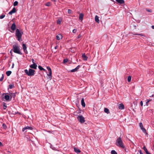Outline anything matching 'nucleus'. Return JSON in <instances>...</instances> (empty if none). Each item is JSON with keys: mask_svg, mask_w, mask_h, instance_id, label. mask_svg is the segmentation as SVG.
I'll return each instance as SVG.
<instances>
[{"mask_svg": "<svg viewBox=\"0 0 154 154\" xmlns=\"http://www.w3.org/2000/svg\"><path fill=\"white\" fill-rule=\"evenodd\" d=\"M116 145L119 147L124 148L125 146L123 143L120 137H119L116 140Z\"/></svg>", "mask_w": 154, "mask_h": 154, "instance_id": "1", "label": "nucleus"}, {"mask_svg": "<svg viewBox=\"0 0 154 154\" xmlns=\"http://www.w3.org/2000/svg\"><path fill=\"white\" fill-rule=\"evenodd\" d=\"M12 50L14 53L22 55V53L20 51V48L19 46L17 45H14Z\"/></svg>", "mask_w": 154, "mask_h": 154, "instance_id": "2", "label": "nucleus"}, {"mask_svg": "<svg viewBox=\"0 0 154 154\" xmlns=\"http://www.w3.org/2000/svg\"><path fill=\"white\" fill-rule=\"evenodd\" d=\"M35 71L31 69H29V70L26 69L24 70V72L28 76H32L34 75Z\"/></svg>", "mask_w": 154, "mask_h": 154, "instance_id": "3", "label": "nucleus"}, {"mask_svg": "<svg viewBox=\"0 0 154 154\" xmlns=\"http://www.w3.org/2000/svg\"><path fill=\"white\" fill-rule=\"evenodd\" d=\"M15 34L17 38H21L23 32L22 31H20L18 29H17L16 31Z\"/></svg>", "mask_w": 154, "mask_h": 154, "instance_id": "4", "label": "nucleus"}, {"mask_svg": "<svg viewBox=\"0 0 154 154\" xmlns=\"http://www.w3.org/2000/svg\"><path fill=\"white\" fill-rule=\"evenodd\" d=\"M77 119L81 123H84L85 122V118L82 115L78 116Z\"/></svg>", "mask_w": 154, "mask_h": 154, "instance_id": "5", "label": "nucleus"}, {"mask_svg": "<svg viewBox=\"0 0 154 154\" xmlns=\"http://www.w3.org/2000/svg\"><path fill=\"white\" fill-rule=\"evenodd\" d=\"M8 94V93L5 94V95L4 96V98L7 101H9L11 100L10 95Z\"/></svg>", "mask_w": 154, "mask_h": 154, "instance_id": "6", "label": "nucleus"}, {"mask_svg": "<svg viewBox=\"0 0 154 154\" xmlns=\"http://www.w3.org/2000/svg\"><path fill=\"white\" fill-rule=\"evenodd\" d=\"M32 127L27 126L25 127L24 128L22 129V131L23 132L25 131L26 132L27 131V130H32Z\"/></svg>", "mask_w": 154, "mask_h": 154, "instance_id": "7", "label": "nucleus"}, {"mask_svg": "<svg viewBox=\"0 0 154 154\" xmlns=\"http://www.w3.org/2000/svg\"><path fill=\"white\" fill-rule=\"evenodd\" d=\"M37 66V65L35 63H34L32 64H31L29 66L30 68L34 69H36Z\"/></svg>", "mask_w": 154, "mask_h": 154, "instance_id": "8", "label": "nucleus"}, {"mask_svg": "<svg viewBox=\"0 0 154 154\" xmlns=\"http://www.w3.org/2000/svg\"><path fill=\"white\" fill-rule=\"evenodd\" d=\"M80 67V65H78L74 69H73L71 70V72H77L78 71V69H79Z\"/></svg>", "mask_w": 154, "mask_h": 154, "instance_id": "9", "label": "nucleus"}, {"mask_svg": "<svg viewBox=\"0 0 154 154\" xmlns=\"http://www.w3.org/2000/svg\"><path fill=\"white\" fill-rule=\"evenodd\" d=\"M8 94L10 95L11 99L12 97L14 98L16 96V94L15 93H10Z\"/></svg>", "mask_w": 154, "mask_h": 154, "instance_id": "10", "label": "nucleus"}, {"mask_svg": "<svg viewBox=\"0 0 154 154\" xmlns=\"http://www.w3.org/2000/svg\"><path fill=\"white\" fill-rule=\"evenodd\" d=\"M16 11V9L14 7L9 12L8 14L10 15H11L15 13Z\"/></svg>", "mask_w": 154, "mask_h": 154, "instance_id": "11", "label": "nucleus"}, {"mask_svg": "<svg viewBox=\"0 0 154 154\" xmlns=\"http://www.w3.org/2000/svg\"><path fill=\"white\" fill-rule=\"evenodd\" d=\"M47 75L48 76V79L51 80L52 79V72H48V73Z\"/></svg>", "mask_w": 154, "mask_h": 154, "instance_id": "12", "label": "nucleus"}, {"mask_svg": "<svg viewBox=\"0 0 154 154\" xmlns=\"http://www.w3.org/2000/svg\"><path fill=\"white\" fill-rule=\"evenodd\" d=\"M118 108L120 109H124V106L122 103L120 104L119 105Z\"/></svg>", "mask_w": 154, "mask_h": 154, "instance_id": "13", "label": "nucleus"}, {"mask_svg": "<svg viewBox=\"0 0 154 154\" xmlns=\"http://www.w3.org/2000/svg\"><path fill=\"white\" fill-rule=\"evenodd\" d=\"M16 28V25L14 23H13L11 27V29L13 31H14Z\"/></svg>", "mask_w": 154, "mask_h": 154, "instance_id": "14", "label": "nucleus"}, {"mask_svg": "<svg viewBox=\"0 0 154 154\" xmlns=\"http://www.w3.org/2000/svg\"><path fill=\"white\" fill-rule=\"evenodd\" d=\"M116 1L121 5L124 4L125 2L124 0H116Z\"/></svg>", "mask_w": 154, "mask_h": 154, "instance_id": "15", "label": "nucleus"}, {"mask_svg": "<svg viewBox=\"0 0 154 154\" xmlns=\"http://www.w3.org/2000/svg\"><path fill=\"white\" fill-rule=\"evenodd\" d=\"M81 104L82 106L85 107V104L84 102V98H82L81 100Z\"/></svg>", "mask_w": 154, "mask_h": 154, "instance_id": "16", "label": "nucleus"}, {"mask_svg": "<svg viewBox=\"0 0 154 154\" xmlns=\"http://www.w3.org/2000/svg\"><path fill=\"white\" fill-rule=\"evenodd\" d=\"M143 149L144 151L145 152L146 154H151L148 151L147 149L146 148V147L144 146L143 147Z\"/></svg>", "mask_w": 154, "mask_h": 154, "instance_id": "17", "label": "nucleus"}, {"mask_svg": "<svg viewBox=\"0 0 154 154\" xmlns=\"http://www.w3.org/2000/svg\"><path fill=\"white\" fill-rule=\"evenodd\" d=\"M74 150L75 152L76 153H79L81 152V151L79 149L76 147H74Z\"/></svg>", "mask_w": 154, "mask_h": 154, "instance_id": "18", "label": "nucleus"}, {"mask_svg": "<svg viewBox=\"0 0 154 154\" xmlns=\"http://www.w3.org/2000/svg\"><path fill=\"white\" fill-rule=\"evenodd\" d=\"M82 57L83 58V59L84 60L86 61L87 60L88 57H87L85 55V54H83L82 55Z\"/></svg>", "mask_w": 154, "mask_h": 154, "instance_id": "19", "label": "nucleus"}, {"mask_svg": "<svg viewBox=\"0 0 154 154\" xmlns=\"http://www.w3.org/2000/svg\"><path fill=\"white\" fill-rule=\"evenodd\" d=\"M84 14L82 13H81L79 14V20H82L83 19Z\"/></svg>", "mask_w": 154, "mask_h": 154, "instance_id": "20", "label": "nucleus"}, {"mask_svg": "<svg viewBox=\"0 0 154 154\" xmlns=\"http://www.w3.org/2000/svg\"><path fill=\"white\" fill-rule=\"evenodd\" d=\"M95 21L98 23H99L100 22L98 17L97 15H96L95 17Z\"/></svg>", "mask_w": 154, "mask_h": 154, "instance_id": "21", "label": "nucleus"}, {"mask_svg": "<svg viewBox=\"0 0 154 154\" xmlns=\"http://www.w3.org/2000/svg\"><path fill=\"white\" fill-rule=\"evenodd\" d=\"M56 38H62L63 36L61 34H58L56 36Z\"/></svg>", "mask_w": 154, "mask_h": 154, "instance_id": "22", "label": "nucleus"}, {"mask_svg": "<svg viewBox=\"0 0 154 154\" xmlns=\"http://www.w3.org/2000/svg\"><path fill=\"white\" fill-rule=\"evenodd\" d=\"M22 47L23 49V50L25 52V51L27 48L26 45L24 44H23L22 45Z\"/></svg>", "mask_w": 154, "mask_h": 154, "instance_id": "23", "label": "nucleus"}, {"mask_svg": "<svg viewBox=\"0 0 154 154\" xmlns=\"http://www.w3.org/2000/svg\"><path fill=\"white\" fill-rule=\"evenodd\" d=\"M104 111L105 112L107 113V114H108L109 113V109L106 108H104Z\"/></svg>", "mask_w": 154, "mask_h": 154, "instance_id": "24", "label": "nucleus"}, {"mask_svg": "<svg viewBox=\"0 0 154 154\" xmlns=\"http://www.w3.org/2000/svg\"><path fill=\"white\" fill-rule=\"evenodd\" d=\"M62 20L61 18H59L57 21V23L58 24H60Z\"/></svg>", "mask_w": 154, "mask_h": 154, "instance_id": "25", "label": "nucleus"}, {"mask_svg": "<svg viewBox=\"0 0 154 154\" xmlns=\"http://www.w3.org/2000/svg\"><path fill=\"white\" fill-rule=\"evenodd\" d=\"M38 68L40 70H43V71H47L45 69H44L42 66H38Z\"/></svg>", "mask_w": 154, "mask_h": 154, "instance_id": "26", "label": "nucleus"}, {"mask_svg": "<svg viewBox=\"0 0 154 154\" xmlns=\"http://www.w3.org/2000/svg\"><path fill=\"white\" fill-rule=\"evenodd\" d=\"M11 71H8L6 72V74L8 76H9L11 73Z\"/></svg>", "mask_w": 154, "mask_h": 154, "instance_id": "27", "label": "nucleus"}, {"mask_svg": "<svg viewBox=\"0 0 154 154\" xmlns=\"http://www.w3.org/2000/svg\"><path fill=\"white\" fill-rule=\"evenodd\" d=\"M14 84L10 85H9V88L10 89H12L13 88H14Z\"/></svg>", "mask_w": 154, "mask_h": 154, "instance_id": "28", "label": "nucleus"}, {"mask_svg": "<svg viewBox=\"0 0 154 154\" xmlns=\"http://www.w3.org/2000/svg\"><path fill=\"white\" fill-rule=\"evenodd\" d=\"M141 129L142 130L143 132L144 133H145L146 134H147V133L146 132V130L144 128H142Z\"/></svg>", "mask_w": 154, "mask_h": 154, "instance_id": "29", "label": "nucleus"}, {"mask_svg": "<svg viewBox=\"0 0 154 154\" xmlns=\"http://www.w3.org/2000/svg\"><path fill=\"white\" fill-rule=\"evenodd\" d=\"M111 154H117V152L114 150H112L111 151Z\"/></svg>", "mask_w": 154, "mask_h": 154, "instance_id": "30", "label": "nucleus"}, {"mask_svg": "<svg viewBox=\"0 0 154 154\" xmlns=\"http://www.w3.org/2000/svg\"><path fill=\"white\" fill-rule=\"evenodd\" d=\"M131 76H129L128 78V82H130L131 81Z\"/></svg>", "mask_w": 154, "mask_h": 154, "instance_id": "31", "label": "nucleus"}, {"mask_svg": "<svg viewBox=\"0 0 154 154\" xmlns=\"http://www.w3.org/2000/svg\"><path fill=\"white\" fill-rule=\"evenodd\" d=\"M18 2L16 1H15L14 3V6H16L17 5H18Z\"/></svg>", "mask_w": 154, "mask_h": 154, "instance_id": "32", "label": "nucleus"}, {"mask_svg": "<svg viewBox=\"0 0 154 154\" xmlns=\"http://www.w3.org/2000/svg\"><path fill=\"white\" fill-rule=\"evenodd\" d=\"M4 75L3 74H2V77H1L0 79V81H2L4 79Z\"/></svg>", "mask_w": 154, "mask_h": 154, "instance_id": "33", "label": "nucleus"}, {"mask_svg": "<svg viewBox=\"0 0 154 154\" xmlns=\"http://www.w3.org/2000/svg\"><path fill=\"white\" fill-rule=\"evenodd\" d=\"M51 3L50 2H48L45 4V5L48 6H49L51 5Z\"/></svg>", "mask_w": 154, "mask_h": 154, "instance_id": "34", "label": "nucleus"}, {"mask_svg": "<svg viewBox=\"0 0 154 154\" xmlns=\"http://www.w3.org/2000/svg\"><path fill=\"white\" fill-rule=\"evenodd\" d=\"M2 126L4 129H6L7 128V126L5 124H3L2 125Z\"/></svg>", "mask_w": 154, "mask_h": 154, "instance_id": "35", "label": "nucleus"}, {"mask_svg": "<svg viewBox=\"0 0 154 154\" xmlns=\"http://www.w3.org/2000/svg\"><path fill=\"white\" fill-rule=\"evenodd\" d=\"M139 126L141 128V129L143 128V125L142 123H140L139 124Z\"/></svg>", "mask_w": 154, "mask_h": 154, "instance_id": "36", "label": "nucleus"}, {"mask_svg": "<svg viewBox=\"0 0 154 154\" xmlns=\"http://www.w3.org/2000/svg\"><path fill=\"white\" fill-rule=\"evenodd\" d=\"M47 69L48 71V72H52L51 69L49 67L47 66Z\"/></svg>", "mask_w": 154, "mask_h": 154, "instance_id": "37", "label": "nucleus"}, {"mask_svg": "<svg viewBox=\"0 0 154 154\" xmlns=\"http://www.w3.org/2000/svg\"><path fill=\"white\" fill-rule=\"evenodd\" d=\"M5 16V15L4 14H2V15L0 16V19H2Z\"/></svg>", "mask_w": 154, "mask_h": 154, "instance_id": "38", "label": "nucleus"}, {"mask_svg": "<svg viewBox=\"0 0 154 154\" xmlns=\"http://www.w3.org/2000/svg\"><path fill=\"white\" fill-rule=\"evenodd\" d=\"M68 60L67 59H65L63 60V63H67L68 61Z\"/></svg>", "mask_w": 154, "mask_h": 154, "instance_id": "39", "label": "nucleus"}, {"mask_svg": "<svg viewBox=\"0 0 154 154\" xmlns=\"http://www.w3.org/2000/svg\"><path fill=\"white\" fill-rule=\"evenodd\" d=\"M72 11L70 9H68V12L69 14H71L72 13Z\"/></svg>", "mask_w": 154, "mask_h": 154, "instance_id": "40", "label": "nucleus"}, {"mask_svg": "<svg viewBox=\"0 0 154 154\" xmlns=\"http://www.w3.org/2000/svg\"><path fill=\"white\" fill-rule=\"evenodd\" d=\"M3 107H4V109H6L7 108V106L6 105V104L4 103L3 105Z\"/></svg>", "mask_w": 154, "mask_h": 154, "instance_id": "41", "label": "nucleus"}, {"mask_svg": "<svg viewBox=\"0 0 154 154\" xmlns=\"http://www.w3.org/2000/svg\"><path fill=\"white\" fill-rule=\"evenodd\" d=\"M76 31H77V29H75L73 30L72 32L73 33H75L76 32Z\"/></svg>", "mask_w": 154, "mask_h": 154, "instance_id": "42", "label": "nucleus"}, {"mask_svg": "<svg viewBox=\"0 0 154 154\" xmlns=\"http://www.w3.org/2000/svg\"><path fill=\"white\" fill-rule=\"evenodd\" d=\"M138 35H139L141 36H142L145 37V35L143 34H138Z\"/></svg>", "mask_w": 154, "mask_h": 154, "instance_id": "43", "label": "nucleus"}, {"mask_svg": "<svg viewBox=\"0 0 154 154\" xmlns=\"http://www.w3.org/2000/svg\"><path fill=\"white\" fill-rule=\"evenodd\" d=\"M140 104L141 106H143V102L142 101H141L140 102Z\"/></svg>", "mask_w": 154, "mask_h": 154, "instance_id": "44", "label": "nucleus"}, {"mask_svg": "<svg viewBox=\"0 0 154 154\" xmlns=\"http://www.w3.org/2000/svg\"><path fill=\"white\" fill-rule=\"evenodd\" d=\"M139 153L140 154H144L140 150Z\"/></svg>", "mask_w": 154, "mask_h": 154, "instance_id": "45", "label": "nucleus"}, {"mask_svg": "<svg viewBox=\"0 0 154 154\" xmlns=\"http://www.w3.org/2000/svg\"><path fill=\"white\" fill-rule=\"evenodd\" d=\"M124 149V150L125 152H128V149H127L126 148H125Z\"/></svg>", "mask_w": 154, "mask_h": 154, "instance_id": "46", "label": "nucleus"}, {"mask_svg": "<svg viewBox=\"0 0 154 154\" xmlns=\"http://www.w3.org/2000/svg\"><path fill=\"white\" fill-rule=\"evenodd\" d=\"M151 100H147V101L146 102V104H147L148 102H149Z\"/></svg>", "mask_w": 154, "mask_h": 154, "instance_id": "47", "label": "nucleus"}, {"mask_svg": "<svg viewBox=\"0 0 154 154\" xmlns=\"http://www.w3.org/2000/svg\"><path fill=\"white\" fill-rule=\"evenodd\" d=\"M32 63H35L34 62V60L32 58Z\"/></svg>", "mask_w": 154, "mask_h": 154, "instance_id": "48", "label": "nucleus"}, {"mask_svg": "<svg viewBox=\"0 0 154 154\" xmlns=\"http://www.w3.org/2000/svg\"><path fill=\"white\" fill-rule=\"evenodd\" d=\"M3 146V144H2V142H0V146Z\"/></svg>", "mask_w": 154, "mask_h": 154, "instance_id": "49", "label": "nucleus"}, {"mask_svg": "<svg viewBox=\"0 0 154 154\" xmlns=\"http://www.w3.org/2000/svg\"><path fill=\"white\" fill-rule=\"evenodd\" d=\"M81 36H82V35H78V38H80L81 37Z\"/></svg>", "mask_w": 154, "mask_h": 154, "instance_id": "50", "label": "nucleus"}, {"mask_svg": "<svg viewBox=\"0 0 154 154\" xmlns=\"http://www.w3.org/2000/svg\"><path fill=\"white\" fill-rule=\"evenodd\" d=\"M57 48H58V46H55V47L54 48L55 49H57Z\"/></svg>", "mask_w": 154, "mask_h": 154, "instance_id": "51", "label": "nucleus"}, {"mask_svg": "<svg viewBox=\"0 0 154 154\" xmlns=\"http://www.w3.org/2000/svg\"><path fill=\"white\" fill-rule=\"evenodd\" d=\"M146 11L148 12H151V11L148 9H146Z\"/></svg>", "mask_w": 154, "mask_h": 154, "instance_id": "52", "label": "nucleus"}, {"mask_svg": "<svg viewBox=\"0 0 154 154\" xmlns=\"http://www.w3.org/2000/svg\"><path fill=\"white\" fill-rule=\"evenodd\" d=\"M152 29H154V25L152 26Z\"/></svg>", "mask_w": 154, "mask_h": 154, "instance_id": "53", "label": "nucleus"}, {"mask_svg": "<svg viewBox=\"0 0 154 154\" xmlns=\"http://www.w3.org/2000/svg\"><path fill=\"white\" fill-rule=\"evenodd\" d=\"M14 63H13L12 64V68H13L14 67Z\"/></svg>", "mask_w": 154, "mask_h": 154, "instance_id": "54", "label": "nucleus"}, {"mask_svg": "<svg viewBox=\"0 0 154 154\" xmlns=\"http://www.w3.org/2000/svg\"><path fill=\"white\" fill-rule=\"evenodd\" d=\"M18 40L20 42L22 41V39H18Z\"/></svg>", "mask_w": 154, "mask_h": 154, "instance_id": "55", "label": "nucleus"}, {"mask_svg": "<svg viewBox=\"0 0 154 154\" xmlns=\"http://www.w3.org/2000/svg\"><path fill=\"white\" fill-rule=\"evenodd\" d=\"M17 113H19L18 112H15V113H13V114H16Z\"/></svg>", "mask_w": 154, "mask_h": 154, "instance_id": "56", "label": "nucleus"}, {"mask_svg": "<svg viewBox=\"0 0 154 154\" xmlns=\"http://www.w3.org/2000/svg\"><path fill=\"white\" fill-rule=\"evenodd\" d=\"M48 132H49V133H51V131H48Z\"/></svg>", "mask_w": 154, "mask_h": 154, "instance_id": "57", "label": "nucleus"}, {"mask_svg": "<svg viewBox=\"0 0 154 154\" xmlns=\"http://www.w3.org/2000/svg\"><path fill=\"white\" fill-rule=\"evenodd\" d=\"M7 152H8L9 153H11V152H10V151H7Z\"/></svg>", "mask_w": 154, "mask_h": 154, "instance_id": "58", "label": "nucleus"}, {"mask_svg": "<svg viewBox=\"0 0 154 154\" xmlns=\"http://www.w3.org/2000/svg\"><path fill=\"white\" fill-rule=\"evenodd\" d=\"M111 1H112V0H111Z\"/></svg>", "mask_w": 154, "mask_h": 154, "instance_id": "59", "label": "nucleus"}]
</instances>
